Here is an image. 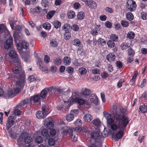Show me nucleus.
<instances>
[{
    "instance_id": "56",
    "label": "nucleus",
    "mask_w": 147,
    "mask_h": 147,
    "mask_svg": "<svg viewBox=\"0 0 147 147\" xmlns=\"http://www.w3.org/2000/svg\"><path fill=\"white\" fill-rule=\"evenodd\" d=\"M50 135L52 137H53L55 136L56 134V131L55 129H50Z\"/></svg>"
},
{
    "instance_id": "28",
    "label": "nucleus",
    "mask_w": 147,
    "mask_h": 147,
    "mask_svg": "<svg viewBox=\"0 0 147 147\" xmlns=\"http://www.w3.org/2000/svg\"><path fill=\"white\" fill-rule=\"evenodd\" d=\"M139 109L142 113H146L147 112V107L144 105L140 106Z\"/></svg>"
},
{
    "instance_id": "22",
    "label": "nucleus",
    "mask_w": 147,
    "mask_h": 147,
    "mask_svg": "<svg viewBox=\"0 0 147 147\" xmlns=\"http://www.w3.org/2000/svg\"><path fill=\"white\" fill-rule=\"evenodd\" d=\"M41 134L43 136H46L47 139L50 138V136L48 135L47 130L46 129H44L42 130Z\"/></svg>"
},
{
    "instance_id": "23",
    "label": "nucleus",
    "mask_w": 147,
    "mask_h": 147,
    "mask_svg": "<svg viewBox=\"0 0 147 147\" xmlns=\"http://www.w3.org/2000/svg\"><path fill=\"white\" fill-rule=\"evenodd\" d=\"M31 99L34 102H36L40 101V96L38 95H36L32 97L31 98Z\"/></svg>"
},
{
    "instance_id": "37",
    "label": "nucleus",
    "mask_w": 147,
    "mask_h": 147,
    "mask_svg": "<svg viewBox=\"0 0 147 147\" xmlns=\"http://www.w3.org/2000/svg\"><path fill=\"white\" fill-rule=\"evenodd\" d=\"M97 42L101 45L104 46L105 44L106 41L104 39L100 38L97 40Z\"/></svg>"
},
{
    "instance_id": "57",
    "label": "nucleus",
    "mask_w": 147,
    "mask_h": 147,
    "mask_svg": "<svg viewBox=\"0 0 147 147\" xmlns=\"http://www.w3.org/2000/svg\"><path fill=\"white\" fill-rule=\"evenodd\" d=\"M48 0H42L41 4L45 7H46L48 5Z\"/></svg>"
},
{
    "instance_id": "62",
    "label": "nucleus",
    "mask_w": 147,
    "mask_h": 147,
    "mask_svg": "<svg viewBox=\"0 0 147 147\" xmlns=\"http://www.w3.org/2000/svg\"><path fill=\"white\" fill-rule=\"evenodd\" d=\"M47 106L45 105H42V111L44 112H45V113H46V112L48 111V109L47 108Z\"/></svg>"
},
{
    "instance_id": "47",
    "label": "nucleus",
    "mask_w": 147,
    "mask_h": 147,
    "mask_svg": "<svg viewBox=\"0 0 147 147\" xmlns=\"http://www.w3.org/2000/svg\"><path fill=\"white\" fill-rule=\"evenodd\" d=\"M64 38L66 40H69L71 37V34L68 32H66L64 34Z\"/></svg>"
},
{
    "instance_id": "4",
    "label": "nucleus",
    "mask_w": 147,
    "mask_h": 147,
    "mask_svg": "<svg viewBox=\"0 0 147 147\" xmlns=\"http://www.w3.org/2000/svg\"><path fill=\"white\" fill-rule=\"evenodd\" d=\"M32 140V138L29 136L26 133L23 132L20 136L17 142L19 147H21L24 143L29 144L31 143Z\"/></svg>"
},
{
    "instance_id": "38",
    "label": "nucleus",
    "mask_w": 147,
    "mask_h": 147,
    "mask_svg": "<svg viewBox=\"0 0 147 147\" xmlns=\"http://www.w3.org/2000/svg\"><path fill=\"white\" fill-rule=\"evenodd\" d=\"M107 45L109 47L112 48L115 46V43L113 41L109 40L107 42Z\"/></svg>"
},
{
    "instance_id": "41",
    "label": "nucleus",
    "mask_w": 147,
    "mask_h": 147,
    "mask_svg": "<svg viewBox=\"0 0 147 147\" xmlns=\"http://www.w3.org/2000/svg\"><path fill=\"white\" fill-rule=\"evenodd\" d=\"M110 38L113 41H117L118 40V36L115 34H112L110 36Z\"/></svg>"
},
{
    "instance_id": "18",
    "label": "nucleus",
    "mask_w": 147,
    "mask_h": 147,
    "mask_svg": "<svg viewBox=\"0 0 147 147\" xmlns=\"http://www.w3.org/2000/svg\"><path fill=\"white\" fill-rule=\"evenodd\" d=\"M87 5L90 8L94 9L96 8V4L95 2L92 0H90Z\"/></svg>"
},
{
    "instance_id": "44",
    "label": "nucleus",
    "mask_w": 147,
    "mask_h": 147,
    "mask_svg": "<svg viewBox=\"0 0 147 147\" xmlns=\"http://www.w3.org/2000/svg\"><path fill=\"white\" fill-rule=\"evenodd\" d=\"M84 13L83 12H80L78 14L77 18L79 19L82 20L84 18Z\"/></svg>"
},
{
    "instance_id": "43",
    "label": "nucleus",
    "mask_w": 147,
    "mask_h": 147,
    "mask_svg": "<svg viewBox=\"0 0 147 147\" xmlns=\"http://www.w3.org/2000/svg\"><path fill=\"white\" fill-rule=\"evenodd\" d=\"M61 61L60 58H55L54 60V63L57 65H60L61 63Z\"/></svg>"
},
{
    "instance_id": "13",
    "label": "nucleus",
    "mask_w": 147,
    "mask_h": 147,
    "mask_svg": "<svg viewBox=\"0 0 147 147\" xmlns=\"http://www.w3.org/2000/svg\"><path fill=\"white\" fill-rule=\"evenodd\" d=\"M46 113H45L41 111H38L36 112V117L39 119L43 118L46 116Z\"/></svg>"
},
{
    "instance_id": "35",
    "label": "nucleus",
    "mask_w": 147,
    "mask_h": 147,
    "mask_svg": "<svg viewBox=\"0 0 147 147\" xmlns=\"http://www.w3.org/2000/svg\"><path fill=\"white\" fill-rule=\"evenodd\" d=\"M147 99V92H144L140 98V101L141 102L140 100H145Z\"/></svg>"
},
{
    "instance_id": "52",
    "label": "nucleus",
    "mask_w": 147,
    "mask_h": 147,
    "mask_svg": "<svg viewBox=\"0 0 147 147\" xmlns=\"http://www.w3.org/2000/svg\"><path fill=\"white\" fill-rule=\"evenodd\" d=\"M74 124L76 126H81L82 125V121L79 119H78L74 122Z\"/></svg>"
},
{
    "instance_id": "45",
    "label": "nucleus",
    "mask_w": 147,
    "mask_h": 147,
    "mask_svg": "<svg viewBox=\"0 0 147 147\" xmlns=\"http://www.w3.org/2000/svg\"><path fill=\"white\" fill-rule=\"evenodd\" d=\"M48 141V143L49 144L50 146H52L54 145L55 143V140L52 138H49Z\"/></svg>"
},
{
    "instance_id": "31",
    "label": "nucleus",
    "mask_w": 147,
    "mask_h": 147,
    "mask_svg": "<svg viewBox=\"0 0 147 147\" xmlns=\"http://www.w3.org/2000/svg\"><path fill=\"white\" fill-rule=\"evenodd\" d=\"M55 13V11L53 10L49 12L47 15V18L48 19H51Z\"/></svg>"
},
{
    "instance_id": "32",
    "label": "nucleus",
    "mask_w": 147,
    "mask_h": 147,
    "mask_svg": "<svg viewBox=\"0 0 147 147\" xmlns=\"http://www.w3.org/2000/svg\"><path fill=\"white\" fill-rule=\"evenodd\" d=\"M42 26L44 28L47 30H49L51 27V24L48 22L43 23Z\"/></svg>"
},
{
    "instance_id": "17",
    "label": "nucleus",
    "mask_w": 147,
    "mask_h": 147,
    "mask_svg": "<svg viewBox=\"0 0 147 147\" xmlns=\"http://www.w3.org/2000/svg\"><path fill=\"white\" fill-rule=\"evenodd\" d=\"M91 124L97 127H99L100 125V121L99 119L96 118L94 119L91 122Z\"/></svg>"
},
{
    "instance_id": "61",
    "label": "nucleus",
    "mask_w": 147,
    "mask_h": 147,
    "mask_svg": "<svg viewBox=\"0 0 147 147\" xmlns=\"http://www.w3.org/2000/svg\"><path fill=\"white\" fill-rule=\"evenodd\" d=\"M105 26L107 28H110L112 27L111 23L107 21L105 23Z\"/></svg>"
},
{
    "instance_id": "50",
    "label": "nucleus",
    "mask_w": 147,
    "mask_h": 147,
    "mask_svg": "<svg viewBox=\"0 0 147 147\" xmlns=\"http://www.w3.org/2000/svg\"><path fill=\"white\" fill-rule=\"evenodd\" d=\"M121 23L123 26L124 27H127L129 25L128 22L125 20H122L121 22Z\"/></svg>"
},
{
    "instance_id": "6",
    "label": "nucleus",
    "mask_w": 147,
    "mask_h": 147,
    "mask_svg": "<svg viewBox=\"0 0 147 147\" xmlns=\"http://www.w3.org/2000/svg\"><path fill=\"white\" fill-rule=\"evenodd\" d=\"M92 138L97 140H101L104 138L107 137V135L103 136L102 133L100 131H95L92 133L91 134Z\"/></svg>"
},
{
    "instance_id": "20",
    "label": "nucleus",
    "mask_w": 147,
    "mask_h": 147,
    "mask_svg": "<svg viewBox=\"0 0 147 147\" xmlns=\"http://www.w3.org/2000/svg\"><path fill=\"white\" fill-rule=\"evenodd\" d=\"M71 62V60L70 58L68 57H65L63 59V63L64 64L66 65H69Z\"/></svg>"
},
{
    "instance_id": "34",
    "label": "nucleus",
    "mask_w": 147,
    "mask_h": 147,
    "mask_svg": "<svg viewBox=\"0 0 147 147\" xmlns=\"http://www.w3.org/2000/svg\"><path fill=\"white\" fill-rule=\"evenodd\" d=\"M50 44L53 47H55L57 46L58 43L57 41L54 40H51L50 41Z\"/></svg>"
},
{
    "instance_id": "12",
    "label": "nucleus",
    "mask_w": 147,
    "mask_h": 147,
    "mask_svg": "<svg viewBox=\"0 0 147 147\" xmlns=\"http://www.w3.org/2000/svg\"><path fill=\"white\" fill-rule=\"evenodd\" d=\"M45 121L47 122H48V123H47L46 125L47 127L50 129H53V127L54 124L52 122L53 120L51 118L49 117L47 118Z\"/></svg>"
},
{
    "instance_id": "40",
    "label": "nucleus",
    "mask_w": 147,
    "mask_h": 147,
    "mask_svg": "<svg viewBox=\"0 0 147 147\" xmlns=\"http://www.w3.org/2000/svg\"><path fill=\"white\" fill-rule=\"evenodd\" d=\"M68 18L69 19H72L75 16V13L73 11H69L67 15Z\"/></svg>"
},
{
    "instance_id": "36",
    "label": "nucleus",
    "mask_w": 147,
    "mask_h": 147,
    "mask_svg": "<svg viewBox=\"0 0 147 147\" xmlns=\"http://www.w3.org/2000/svg\"><path fill=\"white\" fill-rule=\"evenodd\" d=\"M7 123L9 125H11L14 123V118L12 116H9L7 120Z\"/></svg>"
},
{
    "instance_id": "30",
    "label": "nucleus",
    "mask_w": 147,
    "mask_h": 147,
    "mask_svg": "<svg viewBox=\"0 0 147 147\" xmlns=\"http://www.w3.org/2000/svg\"><path fill=\"white\" fill-rule=\"evenodd\" d=\"M72 44L73 45L79 46L81 44V42L79 39L76 38L73 40L72 42Z\"/></svg>"
},
{
    "instance_id": "9",
    "label": "nucleus",
    "mask_w": 147,
    "mask_h": 147,
    "mask_svg": "<svg viewBox=\"0 0 147 147\" xmlns=\"http://www.w3.org/2000/svg\"><path fill=\"white\" fill-rule=\"evenodd\" d=\"M13 46L12 38L11 36H9V38L6 41L4 44V48L5 49H8L11 48Z\"/></svg>"
},
{
    "instance_id": "60",
    "label": "nucleus",
    "mask_w": 147,
    "mask_h": 147,
    "mask_svg": "<svg viewBox=\"0 0 147 147\" xmlns=\"http://www.w3.org/2000/svg\"><path fill=\"white\" fill-rule=\"evenodd\" d=\"M141 17L144 20H145L146 19V13L144 12H142L141 13Z\"/></svg>"
},
{
    "instance_id": "48",
    "label": "nucleus",
    "mask_w": 147,
    "mask_h": 147,
    "mask_svg": "<svg viewBox=\"0 0 147 147\" xmlns=\"http://www.w3.org/2000/svg\"><path fill=\"white\" fill-rule=\"evenodd\" d=\"M21 45L23 48L26 49L28 47L29 44L24 40H23L22 41Z\"/></svg>"
},
{
    "instance_id": "53",
    "label": "nucleus",
    "mask_w": 147,
    "mask_h": 147,
    "mask_svg": "<svg viewBox=\"0 0 147 147\" xmlns=\"http://www.w3.org/2000/svg\"><path fill=\"white\" fill-rule=\"evenodd\" d=\"M43 141V139L40 136H38L36 138V141L38 143H41Z\"/></svg>"
},
{
    "instance_id": "29",
    "label": "nucleus",
    "mask_w": 147,
    "mask_h": 147,
    "mask_svg": "<svg viewBox=\"0 0 147 147\" xmlns=\"http://www.w3.org/2000/svg\"><path fill=\"white\" fill-rule=\"evenodd\" d=\"M53 24L55 28L57 29L59 28L61 25V22L58 20L55 21Z\"/></svg>"
},
{
    "instance_id": "55",
    "label": "nucleus",
    "mask_w": 147,
    "mask_h": 147,
    "mask_svg": "<svg viewBox=\"0 0 147 147\" xmlns=\"http://www.w3.org/2000/svg\"><path fill=\"white\" fill-rule=\"evenodd\" d=\"M71 28H72L74 31H77L79 29V27L78 25L76 24H74L71 27Z\"/></svg>"
},
{
    "instance_id": "14",
    "label": "nucleus",
    "mask_w": 147,
    "mask_h": 147,
    "mask_svg": "<svg viewBox=\"0 0 147 147\" xmlns=\"http://www.w3.org/2000/svg\"><path fill=\"white\" fill-rule=\"evenodd\" d=\"M28 80L30 82L34 81H38L40 80V79L39 77L36 76L35 75H32L30 76L28 78Z\"/></svg>"
},
{
    "instance_id": "49",
    "label": "nucleus",
    "mask_w": 147,
    "mask_h": 147,
    "mask_svg": "<svg viewBox=\"0 0 147 147\" xmlns=\"http://www.w3.org/2000/svg\"><path fill=\"white\" fill-rule=\"evenodd\" d=\"M127 36L130 39H133L135 36L134 33L132 32H129L127 34Z\"/></svg>"
},
{
    "instance_id": "7",
    "label": "nucleus",
    "mask_w": 147,
    "mask_h": 147,
    "mask_svg": "<svg viewBox=\"0 0 147 147\" xmlns=\"http://www.w3.org/2000/svg\"><path fill=\"white\" fill-rule=\"evenodd\" d=\"M126 6L129 10L132 11L136 9V5L134 1L128 0Z\"/></svg>"
},
{
    "instance_id": "54",
    "label": "nucleus",
    "mask_w": 147,
    "mask_h": 147,
    "mask_svg": "<svg viewBox=\"0 0 147 147\" xmlns=\"http://www.w3.org/2000/svg\"><path fill=\"white\" fill-rule=\"evenodd\" d=\"M121 47L122 50H124L128 48L129 46L127 44L123 43L121 45Z\"/></svg>"
},
{
    "instance_id": "63",
    "label": "nucleus",
    "mask_w": 147,
    "mask_h": 147,
    "mask_svg": "<svg viewBox=\"0 0 147 147\" xmlns=\"http://www.w3.org/2000/svg\"><path fill=\"white\" fill-rule=\"evenodd\" d=\"M116 66L119 69L122 68V65L121 63L119 61H117L116 62Z\"/></svg>"
},
{
    "instance_id": "11",
    "label": "nucleus",
    "mask_w": 147,
    "mask_h": 147,
    "mask_svg": "<svg viewBox=\"0 0 147 147\" xmlns=\"http://www.w3.org/2000/svg\"><path fill=\"white\" fill-rule=\"evenodd\" d=\"M12 125H9L8 124H7L6 129L7 130H8V133L11 136V137L13 139H15L16 138V132L15 131H12L11 129H10Z\"/></svg>"
},
{
    "instance_id": "5",
    "label": "nucleus",
    "mask_w": 147,
    "mask_h": 147,
    "mask_svg": "<svg viewBox=\"0 0 147 147\" xmlns=\"http://www.w3.org/2000/svg\"><path fill=\"white\" fill-rule=\"evenodd\" d=\"M78 93L77 92L75 91L72 93V95L73 96L71 97V100L72 102L75 101L76 103H78L80 105H83V104H86L87 103L86 100L82 98H77Z\"/></svg>"
},
{
    "instance_id": "15",
    "label": "nucleus",
    "mask_w": 147,
    "mask_h": 147,
    "mask_svg": "<svg viewBox=\"0 0 147 147\" xmlns=\"http://www.w3.org/2000/svg\"><path fill=\"white\" fill-rule=\"evenodd\" d=\"M15 27V28H14V29H15L16 32H15L14 34H13V36L15 40H16L18 39V35L17 34V33L16 32L21 31V28L19 26H17Z\"/></svg>"
},
{
    "instance_id": "25",
    "label": "nucleus",
    "mask_w": 147,
    "mask_h": 147,
    "mask_svg": "<svg viewBox=\"0 0 147 147\" xmlns=\"http://www.w3.org/2000/svg\"><path fill=\"white\" fill-rule=\"evenodd\" d=\"M90 101L91 102L96 105H99L98 100L97 96H95L94 98H91Z\"/></svg>"
},
{
    "instance_id": "39",
    "label": "nucleus",
    "mask_w": 147,
    "mask_h": 147,
    "mask_svg": "<svg viewBox=\"0 0 147 147\" xmlns=\"http://www.w3.org/2000/svg\"><path fill=\"white\" fill-rule=\"evenodd\" d=\"M47 90L48 91H49V92H51V93H57V88H54L53 87H51L48 88Z\"/></svg>"
},
{
    "instance_id": "59",
    "label": "nucleus",
    "mask_w": 147,
    "mask_h": 147,
    "mask_svg": "<svg viewBox=\"0 0 147 147\" xmlns=\"http://www.w3.org/2000/svg\"><path fill=\"white\" fill-rule=\"evenodd\" d=\"M70 113L73 114L74 117V116H76L78 114V109H75L73 111L72 110L71 111Z\"/></svg>"
},
{
    "instance_id": "58",
    "label": "nucleus",
    "mask_w": 147,
    "mask_h": 147,
    "mask_svg": "<svg viewBox=\"0 0 147 147\" xmlns=\"http://www.w3.org/2000/svg\"><path fill=\"white\" fill-rule=\"evenodd\" d=\"M73 68L71 67H67L66 69L67 72L69 74H72L73 72Z\"/></svg>"
},
{
    "instance_id": "33",
    "label": "nucleus",
    "mask_w": 147,
    "mask_h": 147,
    "mask_svg": "<svg viewBox=\"0 0 147 147\" xmlns=\"http://www.w3.org/2000/svg\"><path fill=\"white\" fill-rule=\"evenodd\" d=\"M126 18L129 20H132L134 18L131 12H128L126 14Z\"/></svg>"
},
{
    "instance_id": "51",
    "label": "nucleus",
    "mask_w": 147,
    "mask_h": 147,
    "mask_svg": "<svg viewBox=\"0 0 147 147\" xmlns=\"http://www.w3.org/2000/svg\"><path fill=\"white\" fill-rule=\"evenodd\" d=\"M103 113L104 117L107 119L111 117V115L109 114L107 112L105 111H104Z\"/></svg>"
},
{
    "instance_id": "27",
    "label": "nucleus",
    "mask_w": 147,
    "mask_h": 147,
    "mask_svg": "<svg viewBox=\"0 0 147 147\" xmlns=\"http://www.w3.org/2000/svg\"><path fill=\"white\" fill-rule=\"evenodd\" d=\"M86 69L84 67L80 68L79 69V72L80 74L82 75H85L87 73Z\"/></svg>"
},
{
    "instance_id": "1",
    "label": "nucleus",
    "mask_w": 147,
    "mask_h": 147,
    "mask_svg": "<svg viewBox=\"0 0 147 147\" xmlns=\"http://www.w3.org/2000/svg\"><path fill=\"white\" fill-rule=\"evenodd\" d=\"M112 112L115 123L111 125V129L113 131V136L116 139H119L123 136V131L129 120L127 116L123 114L120 108L116 105L113 106Z\"/></svg>"
},
{
    "instance_id": "64",
    "label": "nucleus",
    "mask_w": 147,
    "mask_h": 147,
    "mask_svg": "<svg viewBox=\"0 0 147 147\" xmlns=\"http://www.w3.org/2000/svg\"><path fill=\"white\" fill-rule=\"evenodd\" d=\"M44 61L46 63H49L50 61L49 57L47 55H45L44 58Z\"/></svg>"
},
{
    "instance_id": "19",
    "label": "nucleus",
    "mask_w": 147,
    "mask_h": 147,
    "mask_svg": "<svg viewBox=\"0 0 147 147\" xmlns=\"http://www.w3.org/2000/svg\"><path fill=\"white\" fill-rule=\"evenodd\" d=\"M84 119L85 121L89 122L92 119L93 117L90 114H87L84 116Z\"/></svg>"
},
{
    "instance_id": "3",
    "label": "nucleus",
    "mask_w": 147,
    "mask_h": 147,
    "mask_svg": "<svg viewBox=\"0 0 147 147\" xmlns=\"http://www.w3.org/2000/svg\"><path fill=\"white\" fill-rule=\"evenodd\" d=\"M9 54L11 58L15 59L14 62L15 63V67L12 69L14 74L24 75V71L22 69L20 60L16 51L14 49H13L9 52Z\"/></svg>"
},
{
    "instance_id": "16",
    "label": "nucleus",
    "mask_w": 147,
    "mask_h": 147,
    "mask_svg": "<svg viewBox=\"0 0 147 147\" xmlns=\"http://www.w3.org/2000/svg\"><path fill=\"white\" fill-rule=\"evenodd\" d=\"M107 59L109 61L112 62L115 60V56L113 53H110L107 56Z\"/></svg>"
},
{
    "instance_id": "10",
    "label": "nucleus",
    "mask_w": 147,
    "mask_h": 147,
    "mask_svg": "<svg viewBox=\"0 0 147 147\" xmlns=\"http://www.w3.org/2000/svg\"><path fill=\"white\" fill-rule=\"evenodd\" d=\"M61 132L63 135H65L67 134H69L70 133L72 132L73 129L72 127L66 126L63 127L61 129Z\"/></svg>"
},
{
    "instance_id": "21",
    "label": "nucleus",
    "mask_w": 147,
    "mask_h": 147,
    "mask_svg": "<svg viewBox=\"0 0 147 147\" xmlns=\"http://www.w3.org/2000/svg\"><path fill=\"white\" fill-rule=\"evenodd\" d=\"M69 136L70 137L72 141L76 142L77 140L78 136L77 134H73L72 132L70 133Z\"/></svg>"
},
{
    "instance_id": "24",
    "label": "nucleus",
    "mask_w": 147,
    "mask_h": 147,
    "mask_svg": "<svg viewBox=\"0 0 147 147\" xmlns=\"http://www.w3.org/2000/svg\"><path fill=\"white\" fill-rule=\"evenodd\" d=\"M71 28V27L69 24H66L63 26V29L65 32H68L69 30Z\"/></svg>"
},
{
    "instance_id": "8",
    "label": "nucleus",
    "mask_w": 147,
    "mask_h": 147,
    "mask_svg": "<svg viewBox=\"0 0 147 147\" xmlns=\"http://www.w3.org/2000/svg\"><path fill=\"white\" fill-rule=\"evenodd\" d=\"M90 93L91 91L89 89L83 88L81 90L80 94L84 98H87L89 97Z\"/></svg>"
},
{
    "instance_id": "26",
    "label": "nucleus",
    "mask_w": 147,
    "mask_h": 147,
    "mask_svg": "<svg viewBox=\"0 0 147 147\" xmlns=\"http://www.w3.org/2000/svg\"><path fill=\"white\" fill-rule=\"evenodd\" d=\"M74 118V115L70 113L66 115V120L70 122L72 121Z\"/></svg>"
},
{
    "instance_id": "46",
    "label": "nucleus",
    "mask_w": 147,
    "mask_h": 147,
    "mask_svg": "<svg viewBox=\"0 0 147 147\" xmlns=\"http://www.w3.org/2000/svg\"><path fill=\"white\" fill-rule=\"evenodd\" d=\"M107 123L108 125H110V128H111V125H113V124H115V123H113L114 122L113 119L111 117L107 119Z\"/></svg>"
},
{
    "instance_id": "2",
    "label": "nucleus",
    "mask_w": 147,
    "mask_h": 147,
    "mask_svg": "<svg viewBox=\"0 0 147 147\" xmlns=\"http://www.w3.org/2000/svg\"><path fill=\"white\" fill-rule=\"evenodd\" d=\"M12 80L16 81V88L13 90H9L7 93V97L12 98L18 93L24 86L25 81V75H18L13 74L12 76Z\"/></svg>"
},
{
    "instance_id": "42",
    "label": "nucleus",
    "mask_w": 147,
    "mask_h": 147,
    "mask_svg": "<svg viewBox=\"0 0 147 147\" xmlns=\"http://www.w3.org/2000/svg\"><path fill=\"white\" fill-rule=\"evenodd\" d=\"M47 91L45 89L42 90L40 94V97L42 98H44L46 96L47 94Z\"/></svg>"
}]
</instances>
